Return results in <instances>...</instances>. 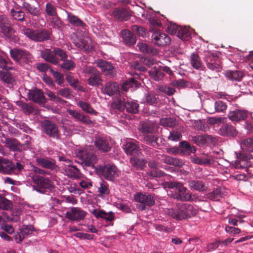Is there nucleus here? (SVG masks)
<instances>
[{
	"label": "nucleus",
	"instance_id": "nucleus-1",
	"mask_svg": "<svg viewBox=\"0 0 253 253\" xmlns=\"http://www.w3.org/2000/svg\"><path fill=\"white\" fill-rule=\"evenodd\" d=\"M168 214L173 219L182 220L196 215L197 210L189 204L177 203L175 208L168 209Z\"/></svg>",
	"mask_w": 253,
	"mask_h": 253
},
{
	"label": "nucleus",
	"instance_id": "nucleus-2",
	"mask_svg": "<svg viewBox=\"0 0 253 253\" xmlns=\"http://www.w3.org/2000/svg\"><path fill=\"white\" fill-rule=\"evenodd\" d=\"M95 171L98 175L111 181H114L118 177L120 173V171L115 165L110 164L96 166Z\"/></svg>",
	"mask_w": 253,
	"mask_h": 253
},
{
	"label": "nucleus",
	"instance_id": "nucleus-3",
	"mask_svg": "<svg viewBox=\"0 0 253 253\" xmlns=\"http://www.w3.org/2000/svg\"><path fill=\"white\" fill-rule=\"evenodd\" d=\"M22 33L26 37L36 42H42L50 39L51 33L45 29H38L34 30L32 29L23 27Z\"/></svg>",
	"mask_w": 253,
	"mask_h": 253
},
{
	"label": "nucleus",
	"instance_id": "nucleus-4",
	"mask_svg": "<svg viewBox=\"0 0 253 253\" xmlns=\"http://www.w3.org/2000/svg\"><path fill=\"white\" fill-rule=\"evenodd\" d=\"M33 188L41 194H45L52 187V182L48 178L34 174L32 177Z\"/></svg>",
	"mask_w": 253,
	"mask_h": 253
},
{
	"label": "nucleus",
	"instance_id": "nucleus-5",
	"mask_svg": "<svg viewBox=\"0 0 253 253\" xmlns=\"http://www.w3.org/2000/svg\"><path fill=\"white\" fill-rule=\"evenodd\" d=\"M63 51V49L59 47H54L52 50L47 48L41 51V56L45 61L57 65L60 63L59 59Z\"/></svg>",
	"mask_w": 253,
	"mask_h": 253
},
{
	"label": "nucleus",
	"instance_id": "nucleus-6",
	"mask_svg": "<svg viewBox=\"0 0 253 253\" xmlns=\"http://www.w3.org/2000/svg\"><path fill=\"white\" fill-rule=\"evenodd\" d=\"M204 54V60L208 68L216 72H220L222 67L219 57L209 51H205Z\"/></svg>",
	"mask_w": 253,
	"mask_h": 253
},
{
	"label": "nucleus",
	"instance_id": "nucleus-7",
	"mask_svg": "<svg viewBox=\"0 0 253 253\" xmlns=\"http://www.w3.org/2000/svg\"><path fill=\"white\" fill-rule=\"evenodd\" d=\"M84 72L90 75L87 82L89 85L98 86L102 81L100 72L94 67L86 66L83 69Z\"/></svg>",
	"mask_w": 253,
	"mask_h": 253
},
{
	"label": "nucleus",
	"instance_id": "nucleus-8",
	"mask_svg": "<svg viewBox=\"0 0 253 253\" xmlns=\"http://www.w3.org/2000/svg\"><path fill=\"white\" fill-rule=\"evenodd\" d=\"M78 157L82 161V164L86 167H90L95 169V164L97 162V158L95 154L88 150V148L81 150L78 154Z\"/></svg>",
	"mask_w": 253,
	"mask_h": 253
},
{
	"label": "nucleus",
	"instance_id": "nucleus-9",
	"mask_svg": "<svg viewBox=\"0 0 253 253\" xmlns=\"http://www.w3.org/2000/svg\"><path fill=\"white\" fill-rule=\"evenodd\" d=\"M43 132L48 136L55 139H59L60 137V132L57 125L53 122L45 120L42 123Z\"/></svg>",
	"mask_w": 253,
	"mask_h": 253
},
{
	"label": "nucleus",
	"instance_id": "nucleus-10",
	"mask_svg": "<svg viewBox=\"0 0 253 253\" xmlns=\"http://www.w3.org/2000/svg\"><path fill=\"white\" fill-rule=\"evenodd\" d=\"M10 55L16 62H28L32 58V54L28 51L17 48L10 49Z\"/></svg>",
	"mask_w": 253,
	"mask_h": 253
},
{
	"label": "nucleus",
	"instance_id": "nucleus-11",
	"mask_svg": "<svg viewBox=\"0 0 253 253\" xmlns=\"http://www.w3.org/2000/svg\"><path fill=\"white\" fill-rule=\"evenodd\" d=\"M97 67L100 69L102 74L110 77H114L116 75V70L109 62L99 59L95 62Z\"/></svg>",
	"mask_w": 253,
	"mask_h": 253
},
{
	"label": "nucleus",
	"instance_id": "nucleus-12",
	"mask_svg": "<svg viewBox=\"0 0 253 253\" xmlns=\"http://www.w3.org/2000/svg\"><path fill=\"white\" fill-rule=\"evenodd\" d=\"M86 212L78 207H72L70 210L66 212V217L71 221H80L83 220Z\"/></svg>",
	"mask_w": 253,
	"mask_h": 253
},
{
	"label": "nucleus",
	"instance_id": "nucleus-13",
	"mask_svg": "<svg viewBox=\"0 0 253 253\" xmlns=\"http://www.w3.org/2000/svg\"><path fill=\"white\" fill-rule=\"evenodd\" d=\"M249 112L243 109H236L230 111L228 114V118L233 122H240L245 120L249 116Z\"/></svg>",
	"mask_w": 253,
	"mask_h": 253
},
{
	"label": "nucleus",
	"instance_id": "nucleus-14",
	"mask_svg": "<svg viewBox=\"0 0 253 253\" xmlns=\"http://www.w3.org/2000/svg\"><path fill=\"white\" fill-rule=\"evenodd\" d=\"M5 143L11 151L14 152H21L23 149L25 150L30 145V142L27 140L25 144H21L15 138H6Z\"/></svg>",
	"mask_w": 253,
	"mask_h": 253
},
{
	"label": "nucleus",
	"instance_id": "nucleus-15",
	"mask_svg": "<svg viewBox=\"0 0 253 253\" xmlns=\"http://www.w3.org/2000/svg\"><path fill=\"white\" fill-rule=\"evenodd\" d=\"M151 38L153 43L157 46H165L169 44L170 42V39L169 36L160 31L154 32Z\"/></svg>",
	"mask_w": 253,
	"mask_h": 253
},
{
	"label": "nucleus",
	"instance_id": "nucleus-16",
	"mask_svg": "<svg viewBox=\"0 0 253 253\" xmlns=\"http://www.w3.org/2000/svg\"><path fill=\"white\" fill-rule=\"evenodd\" d=\"M94 145L99 151L104 153L109 152L112 148L110 141L103 137H96L94 141Z\"/></svg>",
	"mask_w": 253,
	"mask_h": 253
},
{
	"label": "nucleus",
	"instance_id": "nucleus-17",
	"mask_svg": "<svg viewBox=\"0 0 253 253\" xmlns=\"http://www.w3.org/2000/svg\"><path fill=\"white\" fill-rule=\"evenodd\" d=\"M22 6L27 13L32 16H39L40 14V8L36 0H32L31 2L23 1Z\"/></svg>",
	"mask_w": 253,
	"mask_h": 253
},
{
	"label": "nucleus",
	"instance_id": "nucleus-18",
	"mask_svg": "<svg viewBox=\"0 0 253 253\" xmlns=\"http://www.w3.org/2000/svg\"><path fill=\"white\" fill-rule=\"evenodd\" d=\"M134 200L141 204H145L148 207H151L155 204L154 197L150 194L138 193L134 196Z\"/></svg>",
	"mask_w": 253,
	"mask_h": 253
},
{
	"label": "nucleus",
	"instance_id": "nucleus-19",
	"mask_svg": "<svg viewBox=\"0 0 253 253\" xmlns=\"http://www.w3.org/2000/svg\"><path fill=\"white\" fill-rule=\"evenodd\" d=\"M29 97L30 100L39 105H43L46 103V99L41 89L31 90L29 92Z\"/></svg>",
	"mask_w": 253,
	"mask_h": 253
},
{
	"label": "nucleus",
	"instance_id": "nucleus-20",
	"mask_svg": "<svg viewBox=\"0 0 253 253\" xmlns=\"http://www.w3.org/2000/svg\"><path fill=\"white\" fill-rule=\"evenodd\" d=\"M68 112L76 121L81 122L84 125H90L93 123L89 116L84 115L78 111L69 109Z\"/></svg>",
	"mask_w": 253,
	"mask_h": 253
},
{
	"label": "nucleus",
	"instance_id": "nucleus-21",
	"mask_svg": "<svg viewBox=\"0 0 253 253\" xmlns=\"http://www.w3.org/2000/svg\"><path fill=\"white\" fill-rule=\"evenodd\" d=\"M112 14L116 19L120 21H127L131 16L127 9L123 7L115 8L112 11Z\"/></svg>",
	"mask_w": 253,
	"mask_h": 253
},
{
	"label": "nucleus",
	"instance_id": "nucleus-22",
	"mask_svg": "<svg viewBox=\"0 0 253 253\" xmlns=\"http://www.w3.org/2000/svg\"><path fill=\"white\" fill-rule=\"evenodd\" d=\"M60 57V61H62V63L60 65L61 68L67 71H71L76 67V63L72 60L68 59L67 52L64 50Z\"/></svg>",
	"mask_w": 253,
	"mask_h": 253
},
{
	"label": "nucleus",
	"instance_id": "nucleus-23",
	"mask_svg": "<svg viewBox=\"0 0 253 253\" xmlns=\"http://www.w3.org/2000/svg\"><path fill=\"white\" fill-rule=\"evenodd\" d=\"M36 162L39 166L50 170H53L56 168L55 161L52 159L37 157Z\"/></svg>",
	"mask_w": 253,
	"mask_h": 253
},
{
	"label": "nucleus",
	"instance_id": "nucleus-24",
	"mask_svg": "<svg viewBox=\"0 0 253 253\" xmlns=\"http://www.w3.org/2000/svg\"><path fill=\"white\" fill-rule=\"evenodd\" d=\"M15 104L20 108L23 113L26 115L36 114L37 112L36 108L31 104L27 103L22 100L16 101Z\"/></svg>",
	"mask_w": 253,
	"mask_h": 253
},
{
	"label": "nucleus",
	"instance_id": "nucleus-25",
	"mask_svg": "<svg viewBox=\"0 0 253 253\" xmlns=\"http://www.w3.org/2000/svg\"><path fill=\"white\" fill-rule=\"evenodd\" d=\"M218 134L223 136L234 137L237 135L238 131L234 126L229 124H225L219 129Z\"/></svg>",
	"mask_w": 253,
	"mask_h": 253
},
{
	"label": "nucleus",
	"instance_id": "nucleus-26",
	"mask_svg": "<svg viewBox=\"0 0 253 253\" xmlns=\"http://www.w3.org/2000/svg\"><path fill=\"white\" fill-rule=\"evenodd\" d=\"M122 37L124 43L127 46H132L135 44L136 42V36L128 30H123L121 32Z\"/></svg>",
	"mask_w": 253,
	"mask_h": 253
},
{
	"label": "nucleus",
	"instance_id": "nucleus-27",
	"mask_svg": "<svg viewBox=\"0 0 253 253\" xmlns=\"http://www.w3.org/2000/svg\"><path fill=\"white\" fill-rule=\"evenodd\" d=\"M63 169L65 174L71 178H78L81 174L80 170L77 167L71 164L65 165L63 167Z\"/></svg>",
	"mask_w": 253,
	"mask_h": 253
},
{
	"label": "nucleus",
	"instance_id": "nucleus-28",
	"mask_svg": "<svg viewBox=\"0 0 253 253\" xmlns=\"http://www.w3.org/2000/svg\"><path fill=\"white\" fill-rule=\"evenodd\" d=\"M188 185L191 190L199 192H205L207 190V186L201 180H190L188 181Z\"/></svg>",
	"mask_w": 253,
	"mask_h": 253
},
{
	"label": "nucleus",
	"instance_id": "nucleus-29",
	"mask_svg": "<svg viewBox=\"0 0 253 253\" xmlns=\"http://www.w3.org/2000/svg\"><path fill=\"white\" fill-rule=\"evenodd\" d=\"M192 140L196 144L200 145L213 142L215 140V138L209 135H196L192 137Z\"/></svg>",
	"mask_w": 253,
	"mask_h": 253
},
{
	"label": "nucleus",
	"instance_id": "nucleus-30",
	"mask_svg": "<svg viewBox=\"0 0 253 253\" xmlns=\"http://www.w3.org/2000/svg\"><path fill=\"white\" fill-rule=\"evenodd\" d=\"M214 108L208 106L207 111L210 114H213L215 112H223L227 109V105L225 102L221 100H217L214 102Z\"/></svg>",
	"mask_w": 253,
	"mask_h": 253
},
{
	"label": "nucleus",
	"instance_id": "nucleus-31",
	"mask_svg": "<svg viewBox=\"0 0 253 253\" xmlns=\"http://www.w3.org/2000/svg\"><path fill=\"white\" fill-rule=\"evenodd\" d=\"M162 157V162L168 165L177 167H181L184 165L183 161L179 159L173 158L166 155H163Z\"/></svg>",
	"mask_w": 253,
	"mask_h": 253
},
{
	"label": "nucleus",
	"instance_id": "nucleus-32",
	"mask_svg": "<svg viewBox=\"0 0 253 253\" xmlns=\"http://www.w3.org/2000/svg\"><path fill=\"white\" fill-rule=\"evenodd\" d=\"M104 91L106 94L112 96L119 92V86L117 83L108 82L105 85Z\"/></svg>",
	"mask_w": 253,
	"mask_h": 253
},
{
	"label": "nucleus",
	"instance_id": "nucleus-33",
	"mask_svg": "<svg viewBox=\"0 0 253 253\" xmlns=\"http://www.w3.org/2000/svg\"><path fill=\"white\" fill-rule=\"evenodd\" d=\"M137 46L139 48V50L143 53L152 55H156L158 53L156 48L146 43L138 42Z\"/></svg>",
	"mask_w": 253,
	"mask_h": 253
},
{
	"label": "nucleus",
	"instance_id": "nucleus-34",
	"mask_svg": "<svg viewBox=\"0 0 253 253\" xmlns=\"http://www.w3.org/2000/svg\"><path fill=\"white\" fill-rule=\"evenodd\" d=\"M11 162L8 159L0 158V172L11 174Z\"/></svg>",
	"mask_w": 253,
	"mask_h": 253
},
{
	"label": "nucleus",
	"instance_id": "nucleus-35",
	"mask_svg": "<svg viewBox=\"0 0 253 253\" xmlns=\"http://www.w3.org/2000/svg\"><path fill=\"white\" fill-rule=\"evenodd\" d=\"M225 75L229 80L237 82L241 81L244 76V73L238 70L227 71Z\"/></svg>",
	"mask_w": 253,
	"mask_h": 253
},
{
	"label": "nucleus",
	"instance_id": "nucleus-36",
	"mask_svg": "<svg viewBox=\"0 0 253 253\" xmlns=\"http://www.w3.org/2000/svg\"><path fill=\"white\" fill-rule=\"evenodd\" d=\"M139 130L144 133H152L155 130V125L151 122H141Z\"/></svg>",
	"mask_w": 253,
	"mask_h": 253
},
{
	"label": "nucleus",
	"instance_id": "nucleus-37",
	"mask_svg": "<svg viewBox=\"0 0 253 253\" xmlns=\"http://www.w3.org/2000/svg\"><path fill=\"white\" fill-rule=\"evenodd\" d=\"M66 12L67 14L68 21L73 26L76 27H83L85 25L78 16L67 11H66Z\"/></svg>",
	"mask_w": 253,
	"mask_h": 253
},
{
	"label": "nucleus",
	"instance_id": "nucleus-38",
	"mask_svg": "<svg viewBox=\"0 0 253 253\" xmlns=\"http://www.w3.org/2000/svg\"><path fill=\"white\" fill-rule=\"evenodd\" d=\"M187 188L181 191L179 193H171L170 196L174 199L181 201H189L191 199V193L187 192Z\"/></svg>",
	"mask_w": 253,
	"mask_h": 253
},
{
	"label": "nucleus",
	"instance_id": "nucleus-39",
	"mask_svg": "<svg viewBox=\"0 0 253 253\" xmlns=\"http://www.w3.org/2000/svg\"><path fill=\"white\" fill-rule=\"evenodd\" d=\"M10 14L14 19L23 22L25 21V13L20 7H16L10 10Z\"/></svg>",
	"mask_w": 253,
	"mask_h": 253
},
{
	"label": "nucleus",
	"instance_id": "nucleus-40",
	"mask_svg": "<svg viewBox=\"0 0 253 253\" xmlns=\"http://www.w3.org/2000/svg\"><path fill=\"white\" fill-rule=\"evenodd\" d=\"M190 63L192 66L197 70H203L202 63L199 55L196 53H193L190 56Z\"/></svg>",
	"mask_w": 253,
	"mask_h": 253
},
{
	"label": "nucleus",
	"instance_id": "nucleus-41",
	"mask_svg": "<svg viewBox=\"0 0 253 253\" xmlns=\"http://www.w3.org/2000/svg\"><path fill=\"white\" fill-rule=\"evenodd\" d=\"M165 187L169 189H175V191L172 193H179L181 191L184 190L186 188L182 183L177 181L167 182L165 183Z\"/></svg>",
	"mask_w": 253,
	"mask_h": 253
},
{
	"label": "nucleus",
	"instance_id": "nucleus-42",
	"mask_svg": "<svg viewBox=\"0 0 253 253\" xmlns=\"http://www.w3.org/2000/svg\"><path fill=\"white\" fill-rule=\"evenodd\" d=\"M124 151L126 154L133 155L137 153L139 148L138 145L134 142H128L124 146Z\"/></svg>",
	"mask_w": 253,
	"mask_h": 253
},
{
	"label": "nucleus",
	"instance_id": "nucleus-43",
	"mask_svg": "<svg viewBox=\"0 0 253 253\" xmlns=\"http://www.w3.org/2000/svg\"><path fill=\"white\" fill-rule=\"evenodd\" d=\"M179 147L181 148V151L188 155L191 153H195L196 150L194 146H191L186 141L180 142L179 143Z\"/></svg>",
	"mask_w": 253,
	"mask_h": 253
},
{
	"label": "nucleus",
	"instance_id": "nucleus-44",
	"mask_svg": "<svg viewBox=\"0 0 253 253\" xmlns=\"http://www.w3.org/2000/svg\"><path fill=\"white\" fill-rule=\"evenodd\" d=\"M176 36L182 41H188L191 38L190 32L186 27H180Z\"/></svg>",
	"mask_w": 253,
	"mask_h": 253
},
{
	"label": "nucleus",
	"instance_id": "nucleus-45",
	"mask_svg": "<svg viewBox=\"0 0 253 253\" xmlns=\"http://www.w3.org/2000/svg\"><path fill=\"white\" fill-rule=\"evenodd\" d=\"M124 106L128 113L131 114H136L138 112L139 104L132 101H127L125 102Z\"/></svg>",
	"mask_w": 253,
	"mask_h": 253
},
{
	"label": "nucleus",
	"instance_id": "nucleus-46",
	"mask_svg": "<svg viewBox=\"0 0 253 253\" xmlns=\"http://www.w3.org/2000/svg\"><path fill=\"white\" fill-rule=\"evenodd\" d=\"M78 106L86 113L94 115H97L98 113L93 109L91 105L87 102L80 101L78 102Z\"/></svg>",
	"mask_w": 253,
	"mask_h": 253
},
{
	"label": "nucleus",
	"instance_id": "nucleus-47",
	"mask_svg": "<svg viewBox=\"0 0 253 253\" xmlns=\"http://www.w3.org/2000/svg\"><path fill=\"white\" fill-rule=\"evenodd\" d=\"M139 86V83L133 78H130L127 80L123 84L122 88L125 90L129 88H137Z\"/></svg>",
	"mask_w": 253,
	"mask_h": 253
},
{
	"label": "nucleus",
	"instance_id": "nucleus-48",
	"mask_svg": "<svg viewBox=\"0 0 253 253\" xmlns=\"http://www.w3.org/2000/svg\"><path fill=\"white\" fill-rule=\"evenodd\" d=\"M130 163L136 169H141L145 165L146 162L144 159H140L135 157H131L130 158Z\"/></svg>",
	"mask_w": 253,
	"mask_h": 253
},
{
	"label": "nucleus",
	"instance_id": "nucleus-49",
	"mask_svg": "<svg viewBox=\"0 0 253 253\" xmlns=\"http://www.w3.org/2000/svg\"><path fill=\"white\" fill-rule=\"evenodd\" d=\"M33 227L32 226H24L21 229V234L18 235L19 240L17 243H20L24 238L25 235L32 233Z\"/></svg>",
	"mask_w": 253,
	"mask_h": 253
},
{
	"label": "nucleus",
	"instance_id": "nucleus-50",
	"mask_svg": "<svg viewBox=\"0 0 253 253\" xmlns=\"http://www.w3.org/2000/svg\"><path fill=\"white\" fill-rule=\"evenodd\" d=\"M194 162L195 164L199 165H210L213 163L214 158L211 155L208 157L207 158H197L194 159Z\"/></svg>",
	"mask_w": 253,
	"mask_h": 253
},
{
	"label": "nucleus",
	"instance_id": "nucleus-51",
	"mask_svg": "<svg viewBox=\"0 0 253 253\" xmlns=\"http://www.w3.org/2000/svg\"><path fill=\"white\" fill-rule=\"evenodd\" d=\"M143 102L149 105H153L157 103L158 98L156 95L152 93H147L143 99Z\"/></svg>",
	"mask_w": 253,
	"mask_h": 253
},
{
	"label": "nucleus",
	"instance_id": "nucleus-52",
	"mask_svg": "<svg viewBox=\"0 0 253 253\" xmlns=\"http://www.w3.org/2000/svg\"><path fill=\"white\" fill-rule=\"evenodd\" d=\"M222 193L220 188H216L213 191L207 194L208 198L213 201H218L222 197Z\"/></svg>",
	"mask_w": 253,
	"mask_h": 253
},
{
	"label": "nucleus",
	"instance_id": "nucleus-53",
	"mask_svg": "<svg viewBox=\"0 0 253 253\" xmlns=\"http://www.w3.org/2000/svg\"><path fill=\"white\" fill-rule=\"evenodd\" d=\"M131 31L139 36L144 37L146 36L147 31L142 26L134 25L131 27Z\"/></svg>",
	"mask_w": 253,
	"mask_h": 253
},
{
	"label": "nucleus",
	"instance_id": "nucleus-54",
	"mask_svg": "<svg viewBox=\"0 0 253 253\" xmlns=\"http://www.w3.org/2000/svg\"><path fill=\"white\" fill-rule=\"evenodd\" d=\"M0 79L1 81L7 84H12L14 82V79L11 75L4 71H0Z\"/></svg>",
	"mask_w": 253,
	"mask_h": 253
},
{
	"label": "nucleus",
	"instance_id": "nucleus-55",
	"mask_svg": "<svg viewBox=\"0 0 253 253\" xmlns=\"http://www.w3.org/2000/svg\"><path fill=\"white\" fill-rule=\"evenodd\" d=\"M143 139L146 144L151 145L154 147L158 144V137L154 135L144 134Z\"/></svg>",
	"mask_w": 253,
	"mask_h": 253
},
{
	"label": "nucleus",
	"instance_id": "nucleus-56",
	"mask_svg": "<svg viewBox=\"0 0 253 253\" xmlns=\"http://www.w3.org/2000/svg\"><path fill=\"white\" fill-rule=\"evenodd\" d=\"M10 24L1 29L2 33L7 38L13 39L14 37V30L10 27Z\"/></svg>",
	"mask_w": 253,
	"mask_h": 253
},
{
	"label": "nucleus",
	"instance_id": "nucleus-57",
	"mask_svg": "<svg viewBox=\"0 0 253 253\" xmlns=\"http://www.w3.org/2000/svg\"><path fill=\"white\" fill-rule=\"evenodd\" d=\"M12 206V204L11 201L0 195V209L8 210L10 209Z\"/></svg>",
	"mask_w": 253,
	"mask_h": 253
},
{
	"label": "nucleus",
	"instance_id": "nucleus-58",
	"mask_svg": "<svg viewBox=\"0 0 253 253\" xmlns=\"http://www.w3.org/2000/svg\"><path fill=\"white\" fill-rule=\"evenodd\" d=\"M24 164L19 162L15 164L11 162V174H17L24 169Z\"/></svg>",
	"mask_w": 253,
	"mask_h": 253
},
{
	"label": "nucleus",
	"instance_id": "nucleus-59",
	"mask_svg": "<svg viewBox=\"0 0 253 253\" xmlns=\"http://www.w3.org/2000/svg\"><path fill=\"white\" fill-rule=\"evenodd\" d=\"M58 94L67 99H70L73 97L72 91L69 88H64L58 91Z\"/></svg>",
	"mask_w": 253,
	"mask_h": 253
},
{
	"label": "nucleus",
	"instance_id": "nucleus-60",
	"mask_svg": "<svg viewBox=\"0 0 253 253\" xmlns=\"http://www.w3.org/2000/svg\"><path fill=\"white\" fill-rule=\"evenodd\" d=\"M45 12L47 15L51 16H55L57 14L56 8L50 3L46 4Z\"/></svg>",
	"mask_w": 253,
	"mask_h": 253
},
{
	"label": "nucleus",
	"instance_id": "nucleus-61",
	"mask_svg": "<svg viewBox=\"0 0 253 253\" xmlns=\"http://www.w3.org/2000/svg\"><path fill=\"white\" fill-rule=\"evenodd\" d=\"M98 192L102 194L108 195L110 193V190L108 188V183L103 181L100 183V186L98 187Z\"/></svg>",
	"mask_w": 253,
	"mask_h": 253
},
{
	"label": "nucleus",
	"instance_id": "nucleus-62",
	"mask_svg": "<svg viewBox=\"0 0 253 253\" xmlns=\"http://www.w3.org/2000/svg\"><path fill=\"white\" fill-rule=\"evenodd\" d=\"M161 125L165 126L173 127L175 125L174 120L171 118H163L160 121Z\"/></svg>",
	"mask_w": 253,
	"mask_h": 253
},
{
	"label": "nucleus",
	"instance_id": "nucleus-63",
	"mask_svg": "<svg viewBox=\"0 0 253 253\" xmlns=\"http://www.w3.org/2000/svg\"><path fill=\"white\" fill-rule=\"evenodd\" d=\"M83 50L84 51L89 50L92 48L91 39L89 38H84L82 39Z\"/></svg>",
	"mask_w": 253,
	"mask_h": 253
},
{
	"label": "nucleus",
	"instance_id": "nucleus-64",
	"mask_svg": "<svg viewBox=\"0 0 253 253\" xmlns=\"http://www.w3.org/2000/svg\"><path fill=\"white\" fill-rule=\"evenodd\" d=\"M241 145L242 147L245 148H251L253 147V137L247 138L241 140Z\"/></svg>",
	"mask_w": 253,
	"mask_h": 253
}]
</instances>
